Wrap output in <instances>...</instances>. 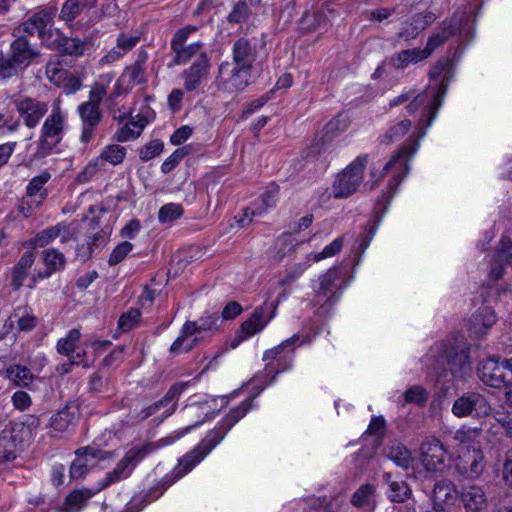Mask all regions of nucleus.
I'll return each mask as SVG.
<instances>
[{"instance_id":"1","label":"nucleus","mask_w":512,"mask_h":512,"mask_svg":"<svg viewBox=\"0 0 512 512\" xmlns=\"http://www.w3.org/2000/svg\"><path fill=\"white\" fill-rule=\"evenodd\" d=\"M429 76L435 82L434 86H429L425 91L414 95L406 105L408 113L413 114L422 111V118L412 137L418 142L417 138H422L427 128L431 125L436 116L437 110L441 106L442 99L446 93L449 80L451 78V64L448 60L438 61L429 71Z\"/></svg>"},{"instance_id":"2","label":"nucleus","mask_w":512,"mask_h":512,"mask_svg":"<svg viewBox=\"0 0 512 512\" xmlns=\"http://www.w3.org/2000/svg\"><path fill=\"white\" fill-rule=\"evenodd\" d=\"M228 431L221 422L194 449L183 455L173 470L164 476L162 480L164 489L192 471L223 440Z\"/></svg>"},{"instance_id":"3","label":"nucleus","mask_w":512,"mask_h":512,"mask_svg":"<svg viewBox=\"0 0 512 512\" xmlns=\"http://www.w3.org/2000/svg\"><path fill=\"white\" fill-rule=\"evenodd\" d=\"M221 323L217 314H205L195 321H186L180 335L170 346L171 354L178 355L191 351L204 338L212 336Z\"/></svg>"},{"instance_id":"4","label":"nucleus","mask_w":512,"mask_h":512,"mask_svg":"<svg viewBox=\"0 0 512 512\" xmlns=\"http://www.w3.org/2000/svg\"><path fill=\"white\" fill-rule=\"evenodd\" d=\"M432 356H437L435 372L445 365L453 376L461 377L471 370L469 349L464 340L455 338L452 341L441 344L436 352L432 350Z\"/></svg>"},{"instance_id":"5","label":"nucleus","mask_w":512,"mask_h":512,"mask_svg":"<svg viewBox=\"0 0 512 512\" xmlns=\"http://www.w3.org/2000/svg\"><path fill=\"white\" fill-rule=\"evenodd\" d=\"M146 60L147 54L141 53L138 59L121 73L107 97V105L110 110L116 109L118 97L127 95L136 85L147 83Z\"/></svg>"},{"instance_id":"6","label":"nucleus","mask_w":512,"mask_h":512,"mask_svg":"<svg viewBox=\"0 0 512 512\" xmlns=\"http://www.w3.org/2000/svg\"><path fill=\"white\" fill-rule=\"evenodd\" d=\"M13 36L14 40L9 45L7 57L2 60L7 67L11 68V73L17 76L19 72L36 62L40 58L41 52L38 46L25 35H15L13 32Z\"/></svg>"},{"instance_id":"7","label":"nucleus","mask_w":512,"mask_h":512,"mask_svg":"<svg viewBox=\"0 0 512 512\" xmlns=\"http://www.w3.org/2000/svg\"><path fill=\"white\" fill-rule=\"evenodd\" d=\"M56 9L45 8L33 13L27 20L14 29L15 35H38V38L47 46L51 47V41L57 29L52 28Z\"/></svg>"},{"instance_id":"8","label":"nucleus","mask_w":512,"mask_h":512,"mask_svg":"<svg viewBox=\"0 0 512 512\" xmlns=\"http://www.w3.org/2000/svg\"><path fill=\"white\" fill-rule=\"evenodd\" d=\"M368 160L369 155H359L337 175L332 191L335 198L348 197L357 191L363 181Z\"/></svg>"},{"instance_id":"9","label":"nucleus","mask_w":512,"mask_h":512,"mask_svg":"<svg viewBox=\"0 0 512 512\" xmlns=\"http://www.w3.org/2000/svg\"><path fill=\"white\" fill-rule=\"evenodd\" d=\"M153 450L150 444L141 447H132L124 457L117 463L116 467L108 472L106 476L98 483L97 491H101L112 484L127 479L136 465L143 460Z\"/></svg>"},{"instance_id":"10","label":"nucleus","mask_w":512,"mask_h":512,"mask_svg":"<svg viewBox=\"0 0 512 512\" xmlns=\"http://www.w3.org/2000/svg\"><path fill=\"white\" fill-rule=\"evenodd\" d=\"M66 115L62 111L60 101L53 104L52 111L45 119L39 141L38 153L42 156L50 153L51 148L58 144L65 128Z\"/></svg>"},{"instance_id":"11","label":"nucleus","mask_w":512,"mask_h":512,"mask_svg":"<svg viewBox=\"0 0 512 512\" xmlns=\"http://www.w3.org/2000/svg\"><path fill=\"white\" fill-rule=\"evenodd\" d=\"M270 296L271 295L269 294L265 303L257 307L253 314L242 323L237 335L239 341L247 339L262 331L268 322L275 317L276 310L280 301L286 298V294L283 293L275 302L268 305L267 301Z\"/></svg>"},{"instance_id":"12","label":"nucleus","mask_w":512,"mask_h":512,"mask_svg":"<svg viewBox=\"0 0 512 512\" xmlns=\"http://www.w3.org/2000/svg\"><path fill=\"white\" fill-rule=\"evenodd\" d=\"M419 147V142L414 140L412 137L408 139V141L400 148L398 152H396L389 162L383 167L382 172L377 176L374 170H371L370 176L373 180L371 188H374L375 185L385 176V174L392 168L397 166L399 171L395 176V180L397 184L406 176L409 171L408 161L412 158V156L416 153Z\"/></svg>"},{"instance_id":"13","label":"nucleus","mask_w":512,"mask_h":512,"mask_svg":"<svg viewBox=\"0 0 512 512\" xmlns=\"http://www.w3.org/2000/svg\"><path fill=\"white\" fill-rule=\"evenodd\" d=\"M250 77L251 70L224 62L219 68L217 86L225 92L236 93L249 85Z\"/></svg>"},{"instance_id":"14","label":"nucleus","mask_w":512,"mask_h":512,"mask_svg":"<svg viewBox=\"0 0 512 512\" xmlns=\"http://www.w3.org/2000/svg\"><path fill=\"white\" fill-rule=\"evenodd\" d=\"M190 382L174 383L159 401L151 404L140 412L142 420L162 411V418L171 416L177 409V401L179 396L189 387Z\"/></svg>"},{"instance_id":"15","label":"nucleus","mask_w":512,"mask_h":512,"mask_svg":"<svg viewBox=\"0 0 512 512\" xmlns=\"http://www.w3.org/2000/svg\"><path fill=\"white\" fill-rule=\"evenodd\" d=\"M13 103L28 128L36 127L48 111L47 102L32 97L16 95Z\"/></svg>"},{"instance_id":"16","label":"nucleus","mask_w":512,"mask_h":512,"mask_svg":"<svg viewBox=\"0 0 512 512\" xmlns=\"http://www.w3.org/2000/svg\"><path fill=\"white\" fill-rule=\"evenodd\" d=\"M342 290L341 276L336 268L328 270L319 279V287L315 290V301L320 306H332Z\"/></svg>"},{"instance_id":"17","label":"nucleus","mask_w":512,"mask_h":512,"mask_svg":"<svg viewBox=\"0 0 512 512\" xmlns=\"http://www.w3.org/2000/svg\"><path fill=\"white\" fill-rule=\"evenodd\" d=\"M492 408L483 395L468 392L455 400L452 412L457 417H466L473 412L477 416H490Z\"/></svg>"},{"instance_id":"18","label":"nucleus","mask_w":512,"mask_h":512,"mask_svg":"<svg viewBox=\"0 0 512 512\" xmlns=\"http://www.w3.org/2000/svg\"><path fill=\"white\" fill-rule=\"evenodd\" d=\"M486 467L485 456L482 449L459 451L455 464L459 475L469 480L478 479Z\"/></svg>"},{"instance_id":"19","label":"nucleus","mask_w":512,"mask_h":512,"mask_svg":"<svg viewBox=\"0 0 512 512\" xmlns=\"http://www.w3.org/2000/svg\"><path fill=\"white\" fill-rule=\"evenodd\" d=\"M504 366L499 359L491 357L480 362L477 372L479 379L487 386L500 389L508 383Z\"/></svg>"},{"instance_id":"20","label":"nucleus","mask_w":512,"mask_h":512,"mask_svg":"<svg viewBox=\"0 0 512 512\" xmlns=\"http://www.w3.org/2000/svg\"><path fill=\"white\" fill-rule=\"evenodd\" d=\"M88 457L103 460L111 457V452L103 451L93 446L77 449L76 458L70 466V477L72 479L77 480L86 475L89 467Z\"/></svg>"},{"instance_id":"21","label":"nucleus","mask_w":512,"mask_h":512,"mask_svg":"<svg viewBox=\"0 0 512 512\" xmlns=\"http://www.w3.org/2000/svg\"><path fill=\"white\" fill-rule=\"evenodd\" d=\"M446 451L437 439L424 441L420 447V459L427 472H436L445 462Z\"/></svg>"},{"instance_id":"22","label":"nucleus","mask_w":512,"mask_h":512,"mask_svg":"<svg viewBox=\"0 0 512 512\" xmlns=\"http://www.w3.org/2000/svg\"><path fill=\"white\" fill-rule=\"evenodd\" d=\"M78 113L82 121L80 141L86 145L92 139L102 115L100 108L91 103H82L78 107Z\"/></svg>"},{"instance_id":"23","label":"nucleus","mask_w":512,"mask_h":512,"mask_svg":"<svg viewBox=\"0 0 512 512\" xmlns=\"http://www.w3.org/2000/svg\"><path fill=\"white\" fill-rule=\"evenodd\" d=\"M496 322L495 311L488 306L481 307L470 318L468 330L473 337L480 338L487 335Z\"/></svg>"},{"instance_id":"24","label":"nucleus","mask_w":512,"mask_h":512,"mask_svg":"<svg viewBox=\"0 0 512 512\" xmlns=\"http://www.w3.org/2000/svg\"><path fill=\"white\" fill-rule=\"evenodd\" d=\"M186 414L187 417L191 420H194V422L191 425L184 428L181 432H175L172 435L168 436L167 438L163 439L165 444L173 443L174 441L182 437L184 434H186L188 431H190L193 427H196L202 424L206 419L213 417V413L211 412V408L207 402L189 405L187 407Z\"/></svg>"},{"instance_id":"25","label":"nucleus","mask_w":512,"mask_h":512,"mask_svg":"<svg viewBox=\"0 0 512 512\" xmlns=\"http://www.w3.org/2000/svg\"><path fill=\"white\" fill-rule=\"evenodd\" d=\"M459 496L464 508L469 512H479L488 507V499L482 486H463Z\"/></svg>"},{"instance_id":"26","label":"nucleus","mask_w":512,"mask_h":512,"mask_svg":"<svg viewBox=\"0 0 512 512\" xmlns=\"http://www.w3.org/2000/svg\"><path fill=\"white\" fill-rule=\"evenodd\" d=\"M60 237V241L65 243L72 237L70 227L64 222L48 227L35 235L30 240V244L34 247H45L51 244L55 239Z\"/></svg>"},{"instance_id":"27","label":"nucleus","mask_w":512,"mask_h":512,"mask_svg":"<svg viewBox=\"0 0 512 512\" xmlns=\"http://www.w3.org/2000/svg\"><path fill=\"white\" fill-rule=\"evenodd\" d=\"M88 46L89 42L87 40L65 37L58 29L55 31V36L51 41L50 48L58 49L70 56L80 57L84 54Z\"/></svg>"},{"instance_id":"28","label":"nucleus","mask_w":512,"mask_h":512,"mask_svg":"<svg viewBox=\"0 0 512 512\" xmlns=\"http://www.w3.org/2000/svg\"><path fill=\"white\" fill-rule=\"evenodd\" d=\"M43 262L46 266L44 272H38L34 274L31 278V284L29 285L32 288L37 280H42L48 278L55 271H59L64 268L66 259L64 255L54 248L45 249L42 251Z\"/></svg>"},{"instance_id":"29","label":"nucleus","mask_w":512,"mask_h":512,"mask_svg":"<svg viewBox=\"0 0 512 512\" xmlns=\"http://www.w3.org/2000/svg\"><path fill=\"white\" fill-rule=\"evenodd\" d=\"M150 116L148 114L139 113L117 130L114 139L118 142H129L137 139L146 125L149 123Z\"/></svg>"},{"instance_id":"30","label":"nucleus","mask_w":512,"mask_h":512,"mask_svg":"<svg viewBox=\"0 0 512 512\" xmlns=\"http://www.w3.org/2000/svg\"><path fill=\"white\" fill-rule=\"evenodd\" d=\"M81 333L78 329H71L67 335L57 342V352L69 358L71 364L83 363L85 352H75L76 344L79 342Z\"/></svg>"},{"instance_id":"31","label":"nucleus","mask_w":512,"mask_h":512,"mask_svg":"<svg viewBox=\"0 0 512 512\" xmlns=\"http://www.w3.org/2000/svg\"><path fill=\"white\" fill-rule=\"evenodd\" d=\"M208 68L209 59L205 53H201L193 64L183 73L185 88L188 91L195 90L200 85L201 80L206 76Z\"/></svg>"},{"instance_id":"32","label":"nucleus","mask_w":512,"mask_h":512,"mask_svg":"<svg viewBox=\"0 0 512 512\" xmlns=\"http://www.w3.org/2000/svg\"><path fill=\"white\" fill-rule=\"evenodd\" d=\"M256 58V49L245 38L238 39L233 46V65L252 71Z\"/></svg>"},{"instance_id":"33","label":"nucleus","mask_w":512,"mask_h":512,"mask_svg":"<svg viewBox=\"0 0 512 512\" xmlns=\"http://www.w3.org/2000/svg\"><path fill=\"white\" fill-rule=\"evenodd\" d=\"M351 504L366 512H372L376 507V488L370 483L362 484L352 495Z\"/></svg>"},{"instance_id":"34","label":"nucleus","mask_w":512,"mask_h":512,"mask_svg":"<svg viewBox=\"0 0 512 512\" xmlns=\"http://www.w3.org/2000/svg\"><path fill=\"white\" fill-rule=\"evenodd\" d=\"M279 186L269 185L266 190L252 203L251 214L262 216L274 208L278 201Z\"/></svg>"},{"instance_id":"35","label":"nucleus","mask_w":512,"mask_h":512,"mask_svg":"<svg viewBox=\"0 0 512 512\" xmlns=\"http://www.w3.org/2000/svg\"><path fill=\"white\" fill-rule=\"evenodd\" d=\"M5 377L16 387L32 390L36 376L26 366L13 364L4 370Z\"/></svg>"},{"instance_id":"36","label":"nucleus","mask_w":512,"mask_h":512,"mask_svg":"<svg viewBox=\"0 0 512 512\" xmlns=\"http://www.w3.org/2000/svg\"><path fill=\"white\" fill-rule=\"evenodd\" d=\"M482 430L480 428L462 427L454 434V440L458 443V451L481 449Z\"/></svg>"},{"instance_id":"37","label":"nucleus","mask_w":512,"mask_h":512,"mask_svg":"<svg viewBox=\"0 0 512 512\" xmlns=\"http://www.w3.org/2000/svg\"><path fill=\"white\" fill-rule=\"evenodd\" d=\"M35 255L31 251L25 252L12 270L11 285L14 290H18L24 283L34 264Z\"/></svg>"},{"instance_id":"38","label":"nucleus","mask_w":512,"mask_h":512,"mask_svg":"<svg viewBox=\"0 0 512 512\" xmlns=\"http://www.w3.org/2000/svg\"><path fill=\"white\" fill-rule=\"evenodd\" d=\"M458 495L459 492L451 480H440L434 485L432 503L437 505L450 504L456 500Z\"/></svg>"},{"instance_id":"39","label":"nucleus","mask_w":512,"mask_h":512,"mask_svg":"<svg viewBox=\"0 0 512 512\" xmlns=\"http://www.w3.org/2000/svg\"><path fill=\"white\" fill-rule=\"evenodd\" d=\"M455 32V23L451 20L449 23H444L440 31L433 33L426 43V46L421 49L425 58H429L431 54L439 47H441Z\"/></svg>"},{"instance_id":"40","label":"nucleus","mask_w":512,"mask_h":512,"mask_svg":"<svg viewBox=\"0 0 512 512\" xmlns=\"http://www.w3.org/2000/svg\"><path fill=\"white\" fill-rule=\"evenodd\" d=\"M433 20L431 15H415L410 22L405 25L398 32L399 39L409 41L415 39L419 32L423 30Z\"/></svg>"},{"instance_id":"41","label":"nucleus","mask_w":512,"mask_h":512,"mask_svg":"<svg viewBox=\"0 0 512 512\" xmlns=\"http://www.w3.org/2000/svg\"><path fill=\"white\" fill-rule=\"evenodd\" d=\"M97 488L92 491L89 489H80L72 491L65 500V512H79L86 505L87 501L97 493Z\"/></svg>"},{"instance_id":"42","label":"nucleus","mask_w":512,"mask_h":512,"mask_svg":"<svg viewBox=\"0 0 512 512\" xmlns=\"http://www.w3.org/2000/svg\"><path fill=\"white\" fill-rule=\"evenodd\" d=\"M75 422V415L68 407L63 408L50 419L52 436L56 437L66 431Z\"/></svg>"},{"instance_id":"43","label":"nucleus","mask_w":512,"mask_h":512,"mask_svg":"<svg viewBox=\"0 0 512 512\" xmlns=\"http://www.w3.org/2000/svg\"><path fill=\"white\" fill-rule=\"evenodd\" d=\"M425 55L422 50L419 48L403 50L397 53L395 56L390 58V64L397 70H401L409 66L410 64H415L420 61L425 60Z\"/></svg>"},{"instance_id":"44","label":"nucleus","mask_w":512,"mask_h":512,"mask_svg":"<svg viewBox=\"0 0 512 512\" xmlns=\"http://www.w3.org/2000/svg\"><path fill=\"white\" fill-rule=\"evenodd\" d=\"M50 178L51 175L47 171L33 177L27 186L25 197L31 200H40V203H42V201L47 197V191L44 186Z\"/></svg>"},{"instance_id":"45","label":"nucleus","mask_w":512,"mask_h":512,"mask_svg":"<svg viewBox=\"0 0 512 512\" xmlns=\"http://www.w3.org/2000/svg\"><path fill=\"white\" fill-rule=\"evenodd\" d=\"M387 458L392 460L397 466L407 470L412 466L413 458L410 451L402 444H392L384 450Z\"/></svg>"},{"instance_id":"46","label":"nucleus","mask_w":512,"mask_h":512,"mask_svg":"<svg viewBox=\"0 0 512 512\" xmlns=\"http://www.w3.org/2000/svg\"><path fill=\"white\" fill-rule=\"evenodd\" d=\"M11 318L16 319L18 330L22 332L33 330L38 323V319L32 309L27 306L16 308Z\"/></svg>"},{"instance_id":"47","label":"nucleus","mask_w":512,"mask_h":512,"mask_svg":"<svg viewBox=\"0 0 512 512\" xmlns=\"http://www.w3.org/2000/svg\"><path fill=\"white\" fill-rule=\"evenodd\" d=\"M111 81V74L101 75L99 80L91 86V90L89 92V100L85 103H91L99 107L101 101L105 97L107 98L109 96V94L107 95V89Z\"/></svg>"},{"instance_id":"48","label":"nucleus","mask_w":512,"mask_h":512,"mask_svg":"<svg viewBox=\"0 0 512 512\" xmlns=\"http://www.w3.org/2000/svg\"><path fill=\"white\" fill-rule=\"evenodd\" d=\"M89 0H66L63 4L59 18L66 23L72 22L88 6Z\"/></svg>"},{"instance_id":"49","label":"nucleus","mask_w":512,"mask_h":512,"mask_svg":"<svg viewBox=\"0 0 512 512\" xmlns=\"http://www.w3.org/2000/svg\"><path fill=\"white\" fill-rule=\"evenodd\" d=\"M384 477L389 483L388 497L391 501L401 503L410 498L412 491L404 481H391L388 473Z\"/></svg>"},{"instance_id":"50","label":"nucleus","mask_w":512,"mask_h":512,"mask_svg":"<svg viewBox=\"0 0 512 512\" xmlns=\"http://www.w3.org/2000/svg\"><path fill=\"white\" fill-rule=\"evenodd\" d=\"M176 54L175 63L176 64H185L192 58L196 57V59L200 56L202 51V43L195 42L189 45H183L178 48L173 49Z\"/></svg>"},{"instance_id":"51","label":"nucleus","mask_w":512,"mask_h":512,"mask_svg":"<svg viewBox=\"0 0 512 512\" xmlns=\"http://www.w3.org/2000/svg\"><path fill=\"white\" fill-rule=\"evenodd\" d=\"M251 408V400L241 402L237 407L232 408L222 420L225 430H230L240 419H242Z\"/></svg>"},{"instance_id":"52","label":"nucleus","mask_w":512,"mask_h":512,"mask_svg":"<svg viewBox=\"0 0 512 512\" xmlns=\"http://www.w3.org/2000/svg\"><path fill=\"white\" fill-rule=\"evenodd\" d=\"M490 416L500 424L505 436L512 440V410L505 411L504 407L492 408Z\"/></svg>"},{"instance_id":"53","label":"nucleus","mask_w":512,"mask_h":512,"mask_svg":"<svg viewBox=\"0 0 512 512\" xmlns=\"http://www.w3.org/2000/svg\"><path fill=\"white\" fill-rule=\"evenodd\" d=\"M126 156V149L117 144L106 146L100 154V158L112 165H119Z\"/></svg>"},{"instance_id":"54","label":"nucleus","mask_w":512,"mask_h":512,"mask_svg":"<svg viewBox=\"0 0 512 512\" xmlns=\"http://www.w3.org/2000/svg\"><path fill=\"white\" fill-rule=\"evenodd\" d=\"M183 215V207L181 204L168 203L163 205L158 212V219L161 223L172 222Z\"/></svg>"},{"instance_id":"55","label":"nucleus","mask_w":512,"mask_h":512,"mask_svg":"<svg viewBox=\"0 0 512 512\" xmlns=\"http://www.w3.org/2000/svg\"><path fill=\"white\" fill-rule=\"evenodd\" d=\"M411 126V121L407 119H404L391 126L384 135V138L387 140L386 143H391L404 137L411 129Z\"/></svg>"},{"instance_id":"56","label":"nucleus","mask_w":512,"mask_h":512,"mask_svg":"<svg viewBox=\"0 0 512 512\" xmlns=\"http://www.w3.org/2000/svg\"><path fill=\"white\" fill-rule=\"evenodd\" d=\"M297 340H298V335L295 334L292 337H290L289 339H286L285 341L280 343L279 345L266 350L263 354V360L264 361H274V360L281 359L280 356L284 352V350L286 348H288L289 346L295 344V342Z\"/></svg>"},{"instance_id":"57","label":"nucleus","mask_w":512,"mask_h":512,"mask_svg":"<svg viewBox=\"0 0 512 512\" xmlns=\"http://www.w3.org/2000/svg\"><path fill=\"white\" fill-rule=\"evenodd\" d=\"M68 70L64 69L62 64L57 61H50L47 63L45 73L48 80L57 85L61 83V79L67 75Z\"/></svg>"},{"instance_id":"58","label":"nucleus","mask_w":512,"mask_h":512,"mask_svg":"<svg viewBox=\"0 0 512 512\" xmlns=\"http://www.w3.org/2000/svg\"><path fill=\"white\" fill-rule=\"evenodd\" d=\"M164 144L160 140L148 142L139 150V157L142 161H148L160 155L163 151Z\"/></svg>"},{"instance_id":"59","label":"nucleus","mask_w":512,"mask_h":512,"mask_svg":"<svg viewBox=\"0 0 512 512\" xmlns=\"http://www.w3.org/2000/svg\"><path fill=\"white\" fill-rule=\"evenodd\" d=\"M140 316L141 313L138 309L131 308L120 317L118 321L119 329L123 332L133 329L138 324Z\"/></svg>"},{"instance_id":"60","label":"nucleus","mask_w":512,"mask_h":512,"mask_svg":"<svg viewBox=\"0 0 512 512\" xmlns=\"http://www.w3.org/2000/svg\"><path fill=\"white\" fill-rule=\"evenodd\" d=\"M11 402L16 410L21 412L28 410L32 405L31 396L23 390H17L11 397Z\"/></svg>"},{"instance_id":"61","label":"nucleus","mask_w":512,"mask_h":512,"mask_svg":"<svg viewBox=\"0 0 512 512\" xmlns=\"http://www.w3.org/2000/svg\"><path fill=\"white\" fill-rule=\"evenodd\" d=\"M132 248L133 245L128 241H124L118 244L110 254L108 260L109 265L113 266L120 263L128 255Z\"/></svg>"},{"instance_id":"62","label":"nucleus","mask_w":512,"mask_h":512,"mask_svg":"<svg viewBox=\"0 0 512 512\" xmlns=\"http://www.w3.org/2000/svg\"><path fill=\"white\" fill-rule=\"evenodd\" d=\"M249 13V7L245 2H238L234 5L227 19L232 23H242L247 20Z\"/></svg>"},{"instance_id":"63","label":"nucleus","mask_w":512,"mask_h":512,"mask_svg":"<svg viewBox=\"0 0 512 512\" xmlns=\"http://www.w3.org/2000/svg\"><path fill=\"white\" fill-rule=\"evenodd\" d=\"M428 393L422 386H412L404 394L407 403L422 404L427 400Z\"/></svg>"},{"instance_id":"64","label":"nucleus","mask_w":512,"mask_h":512,"mask_svg":"<svg viewBox=\"0 0 512 512\" xmlns=\"http://www.w3.org/2000/svg\"><path fill=\"white\" fill-rule=\"evenodd\" d=\"M325 22V16L321 12H307L303 15L301 23L303 28L315 30Z\"/></svg>"}]
</instances>
